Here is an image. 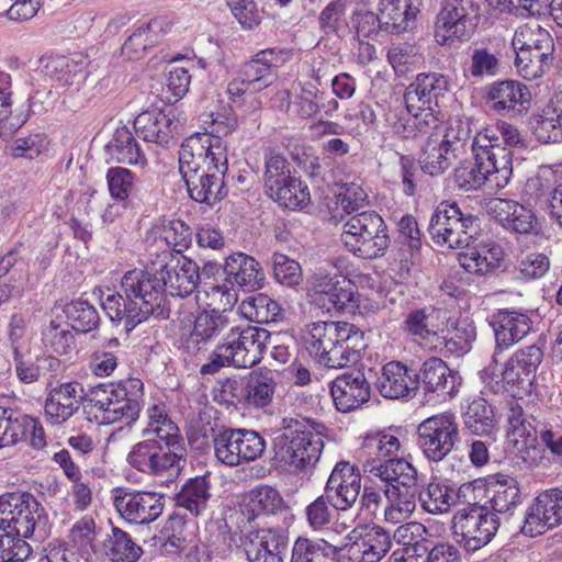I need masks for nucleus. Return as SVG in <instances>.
Masks as SVG:
<instances>
[{
	"mask_svg": "<svg viewBox=\"0 0 562 562\" xmlns=\"http://www.w3.org/2000/svg\"><path fill=\"white\" fill-rule=\"evenodd\" d=\"M146 415L148 422L143 430L146 438L131 448L126 462L146 475L177 473L186 453L179 427L169 417L164 403L149 406Z\"/></svg>",
	"mask_w": 562,
	"mask_h": 562,
	"instance_id": "obj_1",
	"label": "nucleus"
},
{
	"mask_svg": "<svg viewBox=\"0 0 562 562\" xmlns=\"http://www.w3.org/2000/svg\"><path fill=\"white\" fill-rule=\"evenodd\" d=\"M164 289L151 270L134 269L122 277L120 291L102 301V308L116 326L128 333L161 308Z\"/></svg>",
	"mask_w": 562,
	"mask_h": 562,
	"instance_id": "obj_2",
	"label": "nucleus"
},
{
	"mask_svg": "<svg viewBox=\"0 0 562 562\" xmlns=\"http://www.w3.org/2000/svg\"><path fill=\"white\" fill-rule=\"evenodd\" d=\"M304 341L310 355L322 366L341 369L360 359L363 333L347 322H315L307 326Z\"/></svg>",
	"mask_w": 562,
	"mask_h": 562,
	"instance_id": "obj_3",
	"label": "nucleus"
},
{
	"mask_svg": "<svg viewBox=\"0 0 562 562\" xmlns=\"http://www.w3.org/2000/svg\"><path fill=\"white\" fill-rule=\"evenodd\" d=\"M144 384L138 378L117 383H101L86 394V409L101 425L135 422L140 412Z\"/></svg>",
	"mask_w": 562,
	"mask_h": 562,
	"instance_id": "obj_4",
	"label": "nucleus"
},
{
	"mask_svg": "<svg viewBox=\"0 0 562 562\" xmlns=\"http://www.w3.org/2000/svg\"><path fill=\"white\" fill-rule=\"evenodd\" d=\"M322 425L305 419L283 418L273 440L274 458L295 470L313 469L324 449Z\"/></svg>",
	"mask_w": 562,
	"mask_h": 562,
	"instance_id": "obj_5",
	"label": "nucleus"
},
{
	"mask_svg": "<svg viewBox=\"0 0 562 562\" xmlns=\"http://www.w3.org/2000/svg\"><path fill=\"white\" fill-rule=\"evenodd\" d=\"M270 340L271 334L266 328L236 322L214 350L211 361L201 367V373L213 374L226 366L251 368L261 361Z\"/></svg>",
	"mask_w": 562,
	"mask_h": 562,
	"instance_id": "obj_6",
	"label": "nucleus"
},
{
	"mask_svg": "<svg viewBox=\"0 0 562 562\" xmlns=\"http://www.w3.org/2000/svg\"><path fill=\"white\" fill-rule=\"evenodd\" d=\"M211 132L195 133L183 140L179 150V171L181 175L217 169L228 166L227 145L220 134H228L237 123L234 117L213 120Z\"/></svg>",
	"mask_w": 562,
	"mask_h": 562,
	"instance_id": "obj_7",
	"label": "nucleus"
},
{
	"mask_svg": "<svg viewBox=\"0 0 562 562\" xmlns=\"http://www.w3.org/2000/svg\"><path fill=\"white\" fill-rule=\"evenodd\" d=\"M404 437L405 434L400 427L367 432L357 450V459L363 473L372 477H387L392 469L395 470L401 463L411 464L405 459L398 458Z\"/></svg>",
	"mask_w": 562,
	"mask_h": 562,
	"instance_id": "obj_8",
	"label": "nucleus"
},
{
	"mask_svg": "<svg viewBox=\"0 0 562 562\" xmlns=\"http://www.w3.org/2000/svg\"><path fill=\"white\" fill-rule=\"evenodd\" d=\"M487 138L475 136L472 142L474 164L462 166L454 171L457 186L471 191L481 188L486 181L493 182L498 188H504L509 182L512 172L508 171V160L505 153L496 149V155L487 150Z\"/></svg>",
	"mask_w": 562,
	"mask_h": 562,
	"instance_id": "obj_9",
	"label": "nucleus"
},
{
	"mask_svg": "<svg viewBox=\"0 0 562 562\" xmlns=\"http://www.w3.org/2000/svg\"><path fill=\"white\" fill-rule=\"evenodd\" d=\"M340 240L348 251L363 259L383 256L390 244L384 220L373 211L350 216L342 225Z\"/></svg>",
	"mask_w": 562,
	"mask_h": 562,
	"instance_id": "obj_10",
	"label": "nucleus"
},
{
	"mask_svg": "<svg viewBox=\"0 0 562 562\" xmlns=\"http://www.w3.org/2000/svg\"><path fill=\"white\" fill-rule=\"evenodd\" d=\"M479 229L480 224L476 216L463 213L458 203L449 201L438 204L428 227L435 244L451 249L468 245Z\"/></svg>",
	"mask_w": 562,
	"mask_h": 562,
	"instance_id": "obj_11",
	"label": "nucleus"
},
{
	"mask_svg": "<svg viewBox=\"0 0 562 562\" xmlns=\"http://www.w3.org/2000/svg\"><path fill=\"white\" fill-rule=\"evenodd\" d=\"M385 485L383 516L387 522L400 524L411 517L418 499L417 470L413 464L397 465L387 477H379Z\"/></svg>",
	"mask_w": 562,
	"mask_h": 562,
	"instance_id": "obj_12",
	"label": "nucleus"
},
{
	"mask_svg": "<svg viewBox=\"0 0 562 562\" xmlns=\"http://www.w3.org/2000/svg\"><path fill=\"white\" fill-rule=\"evenodd\" d=\"M147 269L158 274L164 292L169 291L172 296H188L198 288V265L186 256L172 255L168 249L157 254Z\"/></svg>",
	"mask_w": 562,
	"mask_h": 562,
	"instance_id": "obj_13",
	"label": "nucleus"
},
{
	"mask_svg": "<svg viewBox=\"0 0 562 562\" xmlns=\"http://www.w3.org/2000/svg\"><path fill=\"white\" fill-rule=\"evenodd\" d=\"M459 439V424L448 412L426 418L417 428V446L429 462L442 461Z\"/></svg>",
	"mask_w": 562,
	"mask_h": 562,
	"instance_id": "obj_14",
	"label": "nucleus"
},
{
	"mask_svg": "<svg viewBox=\"0 0 562 562\" xmlns=\"http://www.w3.org/2000/svg\"><path fill=\"white\" fill-rule=\"evenodd\" d=\"M44 508L27 492L0 495V529L15 536L30 538L43 519Z\"/></svg>",
	"mask_w": 562,
	"mask_h": 562,
	"instance_id": "obj_15",
	"label": "nucleus"
},
{
	"mask_svg": "<svg viewBox=\"0 0 562 562\" xmlns=\"http://www.w3.org/2000/svg\"><path fill=\"white\" fill-rule=\"evenodd\" d=\"M213 448L216 460L233 468L260 458L266 441L255 430L228 428L214 437Z\"/></svg>",
	"mask_w": 562,
	"mask_h": 562,
	"instance_id": "obj_16",
	"label": "nucleus"
},
{
	"mask_svg": "<svg viewBox=\"0 0 562 562\" xmlns=\"http://www.w3.org/2000/svg\"><path fill=\"white\" fill-rule=\"evenodd\" d=\"M498 528L497 516L485 507L462 508L452 518L453 532L467 551L485 547L495 537Z\"/></svg>",
	"mask_w": 562,
	"mask_h": 562,
	"instance_id": "obj_17",
	"label": "nucleus"
},
{
	"mask_svg": "<svg viewBox=\"0 0 562 562\" xmlns=\"http://www.w3.org/2000/svg\"><path fill=\"white\" fill-rule=\"evenodd\" d=\"M357 295L356 284L340 273L319 271L313 276L308 289V296L313 302L327 312L356 307Z\"/></svg>",
	"mask_w": 562,
	"mask_h": 562,
	"instance_id": "obj_18",
	"label": "nucleus"
},
{
	"mask_svg": "<svg viewBox=\"0 0 562 562\" xmlns=\"http://www.w3.org/2000/svg\"><path fill=\"white\" fill-rule=\"evenodd\" d=\"M111 499L120 516L136 525L153 522L162 514L165 507L164 496L155 492L116 487L111 491Z\"/></svg>",
	"mask_w": 562,
	"mask_h": 562,
	"instance_id": "obj_19",
	"label": "nucleus"
},
{
	"mask_svg": "<svg viewBox=\"0 0 562 562\" xmlns=\"http://www.w3.org/2000/svg\"><path fill=\"white\" fill-rule=\"evenodd\" d=\"M520 196L528 205L546 206L550 217L562 228V179L559 172L550 167L541 168L527 179Z\"/></svg>",
	"mask_w": 562,
	"mask_h": 562,
	"instance_id": "obj_20",
	"label": "nucleus"
},
{
	"mask_svg": "<svg viewBox=\"0 0 562 562\" xmlns=\"http://www.w3.org/2000/svg\"><path fill=\"white\" fill-rule=\"evenodd\" d=\"M470 0H442L434 22V38L440 46L469 37Z\"/></svg>",
	"mask_w": 562,
	"mask_h": 562,
	"instance_id": "obj_21",
	"label": "nucleus"
},
{
	"mask_svg": "<svg viewBox=\"0 0 562 562\" xmlns=\"http://www.w3.org/2000/svg\"><path fill=\"white\" fill-rule=\"evenodd\" d=\"M561 524L562 491L550 488L539 493L528 507L521 532L529 537H536Z\"/></svg>",
	"mask_w": 562,
	"mask_h": 562,
	"instance_id": "obj_22",
	"label": "nucleus"
},
{
	"mask_svg": "<svg viewBox=\"0 0 562 562\" xmlns=\"http://www.w3.org/2000/svg\"><path fill=\"white\" fill-rule=\"evenodd\" d=\"M235 323L236 319H232L229 313L204 310L195 316L189 334L181 338V347L189 355H198L216 337H224L231 331Z\"/></svg>",
	"mask_w": 562,
	"mask_h": 562,
	"instance_id": "obj_23",
	"label": "nucleus"
},
{
	"mask_svg": "<svg viewBox=\"0 0 562 562\" xmlns=\"http://www.w3.org/2000/svg\"><path fill=\"white\" fill-rule=\"evenodd\" d=\"M345 548L351 562H379L391 548V537L379 526L353 529Z\"/></svg>",
	"mask_w": 562,
	"mask_h": 562,
	"instance_id": "obj_24",
	"label": "nucleus"
},
{
	"mask_svg": "<svg viewBox=\"0 0 562 562\" xmlns=\"http://www.w3.org/2000/svg\"><path fill=\"white\" fill-rule=\"evenodd\" d=\"M361 490V475L349 462H338L333 469L324 494L336 510H348L357 502Z\"/></svg>",
	"mask_w": 562,
	"mask_h": 562,
	"instance_id": "obj_25",
	"label": "nucleus"
},
{
	"mask_svg": "<svg viewBox=\"0 0 562 562\" xmlns=\"http://www.w3.org/2000/svg\"><path fill=\"white\" fill-rule=\"evenodd\" d=\"M416 393L422 390L437 397H452L457 392V376L447 363L437 357L426 359L418 371H415Z\"/></svg>",
	"mask_w": 562,
	"mask_h": 562,
	"instance_id": "obj_26",
	"label": "nucleus"
},
{
	"mask_svg": "<svg viewBox=\"0 0 562 562\" xmlns=\"http://www.w3.org/2000/svg\"><path fill=\"white\" fill-rule=\"evenodd\" d=\"M486 100L497 114L517 115L528 111L531 93L519 81L503 80L493 82L486 88Z\"/></svg>",
	"mask_w": 562,
	"mask_h": 562,
	"instance_id": "obj_27",
	"label": "nucleus"
},
{
	"mask_svg": "<svg viewBox=\"0 0 562 562\" xmlns=\"http://www.w3.org/2000/svg\"><path fill=\"white\" fill-rule=\"evenodd\" d=\"M334 403L340 412H351L370 400L371 387L362 370L356 369L338 375L330 385Z\"/></svg>",
	"mask_w": 562,
	"mask_h": 562,
	"instance_id": "obj_28",
	"label": "nucleus"
},
{
	"mask_svg": "<svg viewBox=\"0 0 562 562\" xmlns=\"http://www.w3.org/2000/svg\"><path fill=\"white\" fill-rule=\"evenodd\" d=\"M488 214L504 228L517 234L537 233L539 221L532 209L510 199L494 198L487 203Z\"/></svg>",
	"mask_w": 562,
	"mask_h": 562,
	"instance_id": "obj_29",
	"label": "nucleus"
},
{
	"mask_svg": "<svg viewBox=\"0 0 562 562\" xmlns=\"http://www.w3.org/2000/svg\"><path fill=\"white\" fill-rule=\"evenodd\" d=\"M83 389L78 382L49 385L44 404V416L52 425H61L79 409Z\"/></svg>",
	"mask_w": 562,
	"mask_h": 562,
	"instance_id": "obj_30",
	"label": "nucleus"
},
{
	"mask_svg": "<svg viewBox=\"0 0 562 562\" xmlns=\"http://www.w3.org/2000/svg\"><path fill=\"white\" fill-rule=\"evenodd\" d=\"M240 546L249 562H283L284 537L270 528L244 532Z\"/></svg>",
	"mask_w": 562,
	"mask_h": 562,
	"instance_id": "obj_31",
	"label": "nucleus"
},
{
	"mask_svg": "<svg viewBox=\"0 0 562 562\" xmlns=\"http://www.w3.org/2000/svg\"><path fill=\"white\" fill-rule=\"evenodd\" d=\"M459 254L460 266L469 273L486 276L503 266L505 254L503 247L494 240H482L473 246L464 245Z\"/></svg>",
	"mask_w": 562,
	"mask_h": 562,
	"instance_id": "obj_32",
	"label": "nucleus"
},
{
	"mask_svg": "<svg viewBox=\"0 0 562 562\" xmlns=\"http://www.w3.org/2000/svg\"><path fill=\"white\" fill-rule=\"evenodd\" d=\"M227 170L228 166L202 171L196 170L195 172L181 175V177L192 200L213 205L227 193L224 184Z\"/></svg>",
	"mask_w": 562,
	"mask_h": 562,
	"instance_id": "obj_33",
	"label": "nucleus"
},
{
	"mask_svg": "<svg viewBox=\"0 0 562 562\" xmlns=\"http://www.w3.org/2000/svg\"><path fill=\"white\" fill-rule=\"evenodd\" d=\"M376 386L384 398L414 397L416 395L415 370L401 361H390L382 367Z\"/></svg>",
	"mask_w": 562,
	"mask_h": 562,
	"instance_id": "obj_34",
	"label": "nucleus"
},
{
	"mask_svg": "<svg viewBox=\"0 0 562 562\" xmlns=\"http://www.w3.org/2000/svg\"><path fill=\"white\" fill-rule=\"evenodd\" d=\"M134 128L145 142L159 146H167L178 134L175 115L157 109L139 113L134 120Z\"/></svg>",
	"mask_w": 562,
	"mask_h": 562,
	"instance_id": "obj_35",
	"label": "nucleus"
},
{
	"mask_svg": "<svg viewBox=\"0 0 562 562\" xmlns=\"http://www.w3.org/2000/svg\"><path fill=\"white\" fill-rule=\"evenodd\" d=\"M449 87V79L443 74L422 72L406 88L404 101L414 110H418L417 106L438 105L439 99L445 97Z\"/></svg>",
	"mask_w": 562,
	"mask_h": 562,
	"instance_id": "obj_36",
	"label": "nucleus"
},
{
	"mask_svg": "<svg viewBox=\"0 0 562 562\" xmlns=\"http://www.w3.org/2000/svg\"><path fill=\"white\" fill-rule=\"evenodd\" d=\"M535 137L543 144L562 142V94H554L530 121Z\"/></svg>",
	"mask_w": 562,
	"mask_h": 562,
	"instance_id": "obj_37",
	"label": "nucleus"
},
{
	"mask_svg": "<svg viewBox=\"0 0 562 562\" xmlns=\"http://www.w3.org/2000/svg\"><path fill=\"white\" fill-rule=\"evenodd\" d=\"M492 325L497 346L507 348L529 334L532 322L527 313L501 310L493 316Z\"/></svg>",
	"mask_w": 562,
	"mask_h": 562,
	"instance_id": "obj_38",
	"label": "nucleus"
},
{
	"mask_svg": "<svg viewBox=\"0 0 562 562\" xmlns=\"http://www.w3.org/2000/svg\"><path fill=\"white\" fill-rule=\"evenodd\" d=\"M443 313L432 306L411 311L405 321L404 329L413 337L414 341L429 348H437L440 328L435 323Z\"/></svg>",
	"mask_w": 562,
	"mask_h": 562,
	"instance_id": "obj_39",
	"label": "nucleus"
},
{
	"mask_svg": "<svg viewBox=\"0 0 562 562\" xmlns=\"http://www.w3.org/2000/svg\"><path fill=\"white\" fill-rule=\"evenodd\" d=\"M486 505L495 513H510L521 503L517 480L505 474H496L485 487Z\"/></svg>",
	"mask_w": 562,
	"mask_h": 562,
	"instance_id": "obj_40",
	"label": "nucleus"
},
{
	"mask_svg": "<svg viewBox=\"0 0 562 562\" xmlns=\"http://www.w3.org/2000/svg\"><path fill=\"white\" fill-rule=\"evenodd\" d=\"M224 272L233 286L237 285L247 291L259 289L265 280L259 262L244 252L229 256L225 261Z\"/></svg>",
	"mask_w": 562,
	"mask_h": 562,
	"instance_id": "obj_41",
	"label": "nucleus"
},
{
	"mask_svg": "<svg viewBox=\"0 0 562 562\" xmlns=\"http://www.w3.org/2000/svg\"><path fill=\"white\" fill-rule=\"evenodd\" d=\"M422 4V0H380L378 11L384 30L395 34L407 31L420 12Z\"/></svg>",
	"mask_w": 562,
	"mask_h": 562,
	"instance_id": "obj_42",
	"label": "nucleus"
},
{
	"mask_svg": "<svg viewBox=\"0 0 562 562\" xmlns=\"http://www.w3.org/2000/svg\"><path fill=\"white\" fill-rule=\"evenodd\" d=\"M281 50L268 48L258 52L252 59L245 63L239 72L250 83V92L255 93L267 88L272 81V67L280 59Z\"/></svg>",
	"mask_w": 562,
	"mask_h": 562,
	"instance_id": "obj_43",
	"label": "nucleus"
},
{
	"mask_svg": "<svg viewBox=\"0 0 562 562\" xmlns=\"http://www.w3.org/2000/svg\"><path fill=\"white\" fill-rule=\"evenodd\" d=\"M276 389V374L270 370H257L249 375L238 401L243 400L255 408H265L272 403Z\"/></svg>",
	"mask_w": 562,
	"mask_h": 562,
	"instance_id": "obj_44",
	"label": "nucleus"
},
{
	"mask_svg": "<svg viewBox=\"0 0 562 562\" xmlns=\"http://www.w3.org/2000/svg\"><path fill=\"white\" fill-rule=\"evenodd\" d=\"M210 480L205 475H199L189 479L176 495L178 507L188 510L192 516L202 515L211 497Z\"/></svg>",
	"mask_w": 562,
	"mask_h": 562,
	"instance_id": "obj_45",
	"label": "nucleus"
},
{
	"mask_svg": "<svg viewBox=\"0 0 562 562\" xmlns=\"http://www.w3.org/2000/svg\"><path fill=\"white\" fill-rule=\"evenodd\" d=\"M417 499L426 513L446 514L456 503V491L446 482L432 480L422 488L418 487Z\"/></svg>",
	"mask_w": 562,
	"mask_h": 562,
	"instance_id": "obj_46",
	"label": "nucleus"
},
{
	"mask_svg": "<svg viewBox=\"0 0 562 562\" xmlns=\"http://www.w3.org/2000/svg\"><path fill=\"white\" fill-rule=\"evenodd\" d=\"M512 46L515 53L522 50L553 52V40L538 21H529L515 30Z\"/></svg>",
	"mask_w": 562,
	"mask_h": 562,
	"instance_id": "obj_47",
	"label": "nucleus"
},
{
	"mask_svg": "<svg viewBox=\"0 0 562 562\" xmlns=\"http://www.w3.org/2000/svg\"><path fill=\"white\" fill-rule=\"evenodd\" d=\"M284 505L279 491L270 485H258L250 490L248 503L241 510L247 522L254 521L259 515L276 514Z\"/></svg>",
	"mask_w": 562,
	"mask_h": 562,
	"instance_id": "obj_48",
	"label": "nucleus"
},
{
	"mask_svg": "<svg viewBox=\"0 0 562 562\" xmlns=\"http://www.w3.org/2000/svg\"><path fill=\"white\" fill-rule=\"evenodd\" d=\"M475 136H485L487 138V150L492 151L496 155V149L503 150L507 156L505 160H508V171L513 173V162H512V153L505 146H502L501 138L503 143L510 147L524 146V137L520 134L519 130L509 124L507 122H499L495 126H487L480 131Z\"/></svg>",
	"mask_w": 562,
	"mask_h": 562,
	"instance_id": "obj_49",
	"label": "nucleus"
},
{
	"mask_svg": "<svg viewBox=\"0 0 562 562\" xmlns=\"http://www.w3.org/2000/svg\"><path fill=\"white\" fill-rule=\"evenodd\" d=\"M198 303L205 310L227 313L237 302V292L231 280L221 283H204L196 293Z\"/></svg>",
	"mask_w": 562,
	"mask_h": 562,
	"instance_id": "obj_50",
	"label": "nucleus"
},
{
	"mask_svg": "<svg viewBox=\"0 0 562 562\" xmlns=\"http://www.w3.org/2000/svg\"><path fill=\"white\" fill-rule=\"evenodd\" d=\"M108 150L113 159L120 164L146 165L145 154L132 132L126 128H117L112 140L108 144Z\"/></svg>",
	"mask_w": 562,
	"mask_h": 562,
	"instance_id": "obj_51",
	"label": "nucleus"
},
{
	"mask_svg": "<svg viewBox=\"0 0 562 562\" xmlns=\"http://www.w3.org/2000/svg\"><path fill=\"white\" fill-rule=\"evenodd\" d=\"M162 21L154 19L138 27L123 44L122 54L128 59H138L160 40Z\"/></svg>",
	"mask_w": 562,
	"mask_h": 562,
	"instance_id": "obj_52",
	"label": "nucleus"
},
{
	"mask_svg": "<svg viewBox=\"0 0 562 562\" xmlns=\"http://www.w3.org/2000/svg\"><path fill=\"white\" fill-rule=\"evenodd\" d=\"M267 194L280 206L289 210H302L311 201L308 187L299 178L292 176L284 181V184L277 186Z\"/></svg>",
	"mask_w": 562,
	"mask_h": 562,
	"instance_id": "obj_53",
	"label": "nucleus"
},
{
	"mask_svg": "<svg viewBox=\"0 0 562 562\" xmlns=\"http://www.w3.org/2000/svg\"><path fill=\"white\" fill-rule=\"evenodd\" d=\"M103 551L113 562H136L143 553L142 548L132 540L131 536L119 527H112L111 533L103 542Z\"/></svg>",
	"mask_w": 562,
	"mask_h": 562,
	"instance_id": "obj_54",
	"label": "nucleus"
},
{
	"mask_svg": "<svg viewBox=\"0 0 562 562\" xmlns=\"http://www.w3.org/2000/svg\"><path fill=\"white\" fill-rule=\"evenodd\" d=\"M476 337L475 326L467 318L451 323V327L440 328L439 341L452 355L465 353Z\"/></svg>",
	"mask_w": 562,
	"mask_h": 562,
	"instance_id": "obj_55",
	"label": "nucleus"
},
{
	"mask_svg": "<svg viewBox=\"0 0 562 562\" xmlns=\"http://www.w3.org/2000/svg\"><path fill=\"white\" fill-rule=\"evenodd\" d=\"M465 426L475 435L491 437L496 429L494 411L483 397L473 398L464 413Z\"/></svg>",
	"mask_w": 562,
	"mask_h": 562,
	"instance_id": "obj_56",
	"label": "nucleus"
},
{
	"mask_svg": "<svg viewBox=\"0 0 562 562\" xmlns=\"http://www.w3.org/2000/svg\"><path fill=\"white\" fill-rule=\"evenodd\" d=\"M452 157H454L452 148L441 144L436 136L430 134L423 147L419 162L426 173L436 176L450 167Z\"/></svg>",
	"mask_w": 562,
	"mask_h": 562,
	"instance_id": "obj_57",
	"label": "nucleus"
},
{
	"mask_svg": "<svg viewBox=\"0 0 562 562\" xmlns=\"http://www.w3.org/2000/svg\"><path fill=\"white\" fill-rule=\"evenodd\" d=\"M240 311L247 319L259 324L277 322L281 314L279 303L263 293L245 299Z\"/></svg>",
	"mask_w": 562,
	"mask_h": 562,
	"instance_id": "obj_58",
	"label": "nucleus"
},
{
	"mask_svg": "<svg viewBox=\"0 0 562 562\" xmlns=\"http://www.w3.org/2000/svg\"><path fill=\"white\" fill-rule=\"evenodd\" d=\"M15 373L23 383L31 384L40 380L44 370L56 364L57 360L47 356H32L27 351L13 355Z\"/></svg>",
	"mask_w": 562,
	"mask_h": 562,
	"instance_id": "obj_59",
	"label": "nucleus"
},
{
	"mask_svg": "<svg viewBox=\"0 0 562 562\" xmlns=\"http://www.w3.org/2000/svg\"><path fill=\"white\" fill-rule=\"evenodd\" d=\"M507 441L515 448L518 445H526V441L533 434V426L525 414L521 405L512 400L507 404Z\"/></svg>",
	"mask_w": 562,
	"mask_h": 562,
	"instance_id": "obj_60",
	"label": "nucleus"
},
{
	"mask_svg": "<svg viewBox=\"0 0 562 562\" xmlns=\"http://www.w3.org/2000/svg\"><path fill=\"white\" fill-rule=\"evenodd\" d=\"M336 547L325 540L299 538L292 549L291 562H333Z\"/></svg>",
	"mask_w": 562,
	"mask_h": 562,
	"instance_id": "obj_61",
	"label": "nucleus"
},
{
	"mask_svg": "<svg viewBox=\"0 0 562 562\" xmlns=\"http://www.w3.org/2000/svg\"><path fill=\"white\" fill-rule=\"evenodd\" d=\"M552 52L516 53L515 67L517 72L526 80H535L542 77L551 66Z\"/></svg>",
	"mask_w": 562,
	"mask_h": 562,
	"instance_id": "obj_62",
	"label": "nucleus"
},
{
	"mask_svg": "<svg viewBox=\"0 0 562 562\" xmlns=\"http://www.w3.org/2000/svg\"><path fill=\"white\" fill-rule=\"evenodd\" d=\"M68 324L76 331L89 333L98 328L100 317L93 305L87 301H71L64 307Z\"/></svg>",
	"mask_w": 562,
	"mask_h": 562,
	"instance_id": "obj_63",
	"label": "nucleus"
},
{
	"mask_svg": "<svg viewBox=\"0 0 562 562\" xmlns=\"http://www.w3.org/2000/svg\"><path fill=\"white\" fill-rule=\"evenodd\" d=\"M47 68L49 75L63 86H79L86 79L85 63L82 59L60 56L53 59Z\"/></svg>",
	"mask_w": 562,
	"mask_h": 562,
	"instance_id": "obj_64",
	"label": "nucleus"
}]
</instances>
